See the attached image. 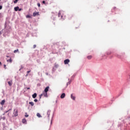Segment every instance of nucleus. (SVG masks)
Segmentation results:
<instances>
[{
    "label": "nucleus",
    "mask_w": 130,
    "mask_h": 130,
    "mask_svg": "<svg viewBox=\"0 0 130 130\" xmlns=\"http://www.w3.org/2000/svg\"><path fill=\"white\" fill-rule=\"evenodd\" d=\"M49 90V86H47L45 88L44 91L43 92V93L40 95V99H41V98L42 96H44V97H48V95L47 94V92Z\"/></svg>",
    "instance_id": "f257e3e1"
},
{
    "label": "nucleus",
    "mask_w": 130,
    "mask_h": 130,
    "mask_svg": "<svg viewBox=\"0 0 130 130\" xmlns=\"http://www.w3.org/2000/svg\"><path fill=\"white\" fill-rule=\"evenodd\" d=\"M70 62V59H67L64 61V64H68Z\"/></svg>",
    "instance_id": "f03ea898"
},
{
    "label": "nucleus",
    "mask_w": 130,
    "mask_h": 130,
    "mask_svg": "<svg viewBox=\"0 0 130 130\" xmlns=\"http://www.w3.org/2000/svg\"><path fill=\"white\" fill-rule=\"evenodd\" d=\"M34 17H36V16H39V12H34L33 13Z\"/></svg>",
    "instance_id": "7ed1b4c3"
},
{
    "label": "nucleus",
    "mask_w": 130,
    "mask_h": 130,
    "mask_svg": "<svg viewBox=\"0 0 130 130\" xmlns=\"http://www.w3.org/2000/svg\"><path fill=\"white\" fill-rule=\"evenodd\" d=\"M64 97H66V93H63L61 94V95H60V98L61 99H63V98H64Z\"/></svg>",
    "instance_id": "20e7f679"
},
{
    "label": "nucleus",
    "mask_w": 130,
    "mask_h": 130,
    "mask_svg": "<svg viewBox=\"0 0 130 130\" xmlns=\"http://www.w3.org/2000/svg\"><path fill=\"white\" fill-rule=\"evenodd\" d=\"M14 111H15L14 113L15 116H18V110H14Z\"/></svg>",
    "instance_id": "39448f33"
},
{
    "label": "nucleus",
    "mask_w": 130,
    "mask_h": 130,
    "mask_svg": "<svg viewBox=\"0 0 130 130\" xmlns=\"http://www.w3.org/2000/svg\"><path fill=\"white\" fill-rule=\"evenodd\" d=\"M8 84L9 86H12V85H13V81L12 80H11L10 81H8Z\"/></svg>",
    "instance_id": "423d86ee"
},
{
    "label": "nucleus",
    "mask_w": 130,
    "mask_h": 130,
    "mask_svg": "<svg viewBox=\"0 0 130 130\" xmlns=\"http://www.w3.org/2000/svg\"><path fill=\"white\" fill-rule=\"evenodd\" d=\"M32 98L35 99V98H36V97H37V93H35L34 94H32Z\"/></svg>",
    "instance_id": "0eeeda50"
},
{
    "label": "nucleus",
    "mask_w": 130,
    "mask_h": 130,
    "mask_svg": "<svg viewBox=\"0 0 130 130\" xmlns=\"http://www.w3.org/2000/svg\"><path fill=\"white\" fill-rule=\"evenodd\" d=\"M73 18H74V15H70L69 16V20H72V19H73Z\"/></svg>",
    "instance_id": "6e6552de"
},
{
    "label": "nucleus",
    "mask_w": 130,
    "mask_h": 130,
    "mask_svg": "<svg viewBox=\"0 0 130 130\" xmlns=\"http://www.w3.org/2000/svg\"><path fill=\"white\" fill-rule=\"evenodd\" d=\"M5 102H6V101L5 100L2 101V102L0 103L1 105H5Z\"/></svg>",
    "instance_id": "1a4fd4ad"
},
{
    "label": "nucleus",
    "mask_w": 130,
    "mask_h": 130,
    "mask_svg": "<svg viewBox=\"0 0 130 130\" xmlns=\"http://www.w3.org/2000/svg\"><path fill=\"white\" fill-rule=\"evenodd\" d=\"M58 17H61V18H62V16L61 15V12H60V11L58 12Z\"/></svg>",
    "instance_id": "9d476101"
},
{
    "label": "nucleus",
    "mask_w": 130,
    "mask_h": 130,
    "mask_svg": "<svg viewBox=\"0 0 130 130\" xmlns=\"http://www.w3.org/2000/svg\"><path fill=\"white\" fill-rule=\"evenodd\" d=\"M71 99H73V100H76V97L74 96L73 95V94H72L71 95Z\"/></svg>",
    "instance_id": "9b49d317"
},
{
    "label": "nucleus",
    "mask_w": 130,
    "mask_h": 130,
    "mask_svg": "<svg viewBox=\"0 0 130 130\" xmlns=\"http://www.w3.org/2000/svg\"><path fill=\"white\" fill-rule=\"evenodd\" d=\"M14 10L15 11V12H17V11H19V7H16L14 8Z\"/></svg>",
    "instance_id": "f8f14e48"
},
{
    "label": "nucleus",
    "mask_w": 130,
    "mask_h": 130,
    "mask_svg": "<svg viewBox=\"0 0 130 130\" xmlns=\"http://www.w3.org/2000/svg\"><path fill=\"white\" fill-rule=\"evenodd\" d=\"M50 112H51V111L48 110L47 112V115H48V117H49V116L50 115Z\"/></svg>",
    "instance_id": "ddd939ff"
},
{
    "label": "nucleus",
    "mask_w": 130,
    "mask_h": 130,
    "mask_svg": "<svg viewBox=\"0 0 130 130\" xmlns=\"http://www.w3.org/2000/svg\"><path fill=\"white\" fill-rule=\"evenodd\" d=\"M37 116H38V117H39V118L42 117V116H41V115H40V114L39 113H38L37 114Z\"/></svg>",
    "instance_id": "4468645a"
},
{
    "label": "nucleus",
    "mask_w": 130,
    "mask_h": 130,
    "mask_svg": "<svg viewBox=\"0 0 130 130\" xmlns=\"http://www.w3.org/2000/svg\"><path fill=\"white\" fill-rule=\"evenodd\" d=\"M29 104H30V105H31V106H34V103H33L32 102H29Z\"/></svg>",
    "instance_id": "2eb2a0df"
},
{
    "label": "nucleus",
    "mask_w": 130,
    "mask_h": 130,
    "mask_svg": "<svg viewBox=\"0 0 130 130\" xmlns=\"http://www.w3.org/2000/svg\"><path fill=\"white\" fill-rule=\"evenodd\" d=\"M22 122L23 123H26L27 122V120L25 119H22Z\"/></svg>",
    "instance_id": "dca6fc26"
},
{
    "label": "nucleus",
    "mask_w": 130,
    "mask_h": 130,
    "mask_svg": "<svg viewBox=\"0 0 130 130\" xmlns=\"http://www.w3.org/2000/svg\"><path fill=\"white\" fill-rule=\"evenodd\" d=\"M88 59H91L92 58V55H89L87 57Z\"/></svg>",
    "instance_id": "f3484780"
},
{
    "label": "nucleus",
    "mask_w": 130,
    "mask_h": 130,
    "mask_svg": "<svg viewBox=\"0 0 130 130\" xmlns=\"http://www.w3.org/2000/svg\"><path fill=\"white\" fill-rule=\"evenodd\" d=\"M7 61L8 62H12V59L10 58L9 59L7 60Z\"/></svg>",
    "instance_id": "a211bd4d"
},
{
    "label": "nucleus",
    "mask_w": 130,
    "mask_h": 130,
    "mask_svg": "<svg viewBox=\"0 0 130 130\" xmlns=\"http://www.w3.org/2000/svg\"><path fill=\"white\" fill-rule=\"evenodd\" d=\"M19 52V49H17V50H15L14 51V53H16L17 52Z\"/></svg>",
    "instance_id": "6ab92c4d"
},
{
    "label": "nucleus",
    "mask_w": 130,
    "mask_h": 130,
    "mask_svg": "<svg viewBox=\"0 0 130 130\" xmlns=\"http://www.w3.org/2000/svg\"><path fill=\"white\" fill-rule=\"evenodd\" d=\"M26 18H31V16L29 15L26 16Z\"/></svg>",
    "instance_id": "aec40b11"
},
{
    "label": "nucleus",
    "mask_w": 130,
    "mask_h": 130,
    "mask_svg": "<svg viewBox=\"0 0 130 130\" xmlns=\"http://www.w3.org/2000/svg\"><path fill=\"white\" fill-rule=\"evenodd\" d=\"M14 4H17L18 3V0H15L14 1Z\"/></svg>",
    "instance_id": "412c9836"
},
{
    "label": "nucleus",
    "mask_w": 130,
    "mask_h": 130,
    "mask_svg": "<svg viewBox=\"0 0 130 130\" xmlns=\"http://www.w3.org/2000/svg\"><path fill=\"white\" fill-rule=\"evenodd\" d=\"M37 6L39 7V8H40V6H41L40 3H38Z\"/></svg>",
    "instance_id": "4be33fe9"
},
{
    "label": "nucleus",
    "mask_w": 130,
    "mask_h": 130,
    "mask_svg": "<svg viewBox=\"0 0 130 130\" xmlns=\"http://www.w3.org/2000/svg\"><path fill=\"white\" fill-rule=\"evenodd\" d=\"M34 101H35V102H38V100H37V99H35V100H34Z\"/></svg>",
    "instance_id": "5701e85b"
},
{
    "label": "nucleus",
    "mask_w": 130,
    "mask_h": 130,
    "mask_svg": "<svg viewBox=\"0 0 130 130\" xmlns=\"http://www.w3.org/2000/svg\"><path fill=\"white\" fill-rule=\"evenodd\" d=\"M33 48H36V45H34L33 46Z\"/></svg>",
    "instance_id": "b1692460"
},
{
    "label": "nucleus",
    "mask_w": 130,
    "mask_h": 130,
    "mask_svg": "<svg viewBox=\"0 0 130 130\" xmlns=\"http://www.w3.org/2000/svg\"><path fill=\"white\" fill-rule=\"evenodd\" d=\"M30 72H31V70H29V71H28L27 72V74H29V73H30Z\"/></svg>",
    "instance_id": "393cba45"
},
{
    "label": "nucleus",
    "mask_w": 130,
    "mask_h": 130,
    "mask_svg": "<svg viewBox=\"0 0 130 130\" xmlns=\"http://www.w3.org/2000/svg\"><path fill=\"white\" fill-rule=\"evenodd\" d=\"M18 11H19V12H21V11H22V9H18Z\"/></svg>",
    "instance_id": "a878e982"
},
{
    "label": "nucleus",
    "mask_w": 130,
    "mask_h": 130,
    "mask_svg": "<svg viewBox=\"0 0 130 130\" xmlns=\"http://www.w3.org/2000/svg\"><path fill=\"white\" fill-rule=\"evenodd\" d=\"M2 9H3V6H0V10H2Z\"/></svg>",
    "instance_id": "bb28decb"
},
{
    "label": "nucleus",
    "mask_w": 130,
    "mask_h": 130,
    "mask_svg": "<svg viewBox=\"0 0 130 130\" xmlns=\"http://www.w3.org/2000/svg\"><path fill=\"white\" fill-rule=\"evenodd\" d=\"M27 90H30V87L26 88Z\"/></svg>",
    "instance_id": "cd10ccee"
},
{
    "label": "nucleus",
    "mask_w": 130,
    "mask_h": 130,
    "mask_svg": "<svg viewBox=\"0 0 130 130\" xmlns=\"http://www.w3.org/2000/svg\"><path fill=\"white\" fill-rule=\"evenodd\" d=\"M4 68L6 69V67H7V66H6V64H4Z\"/></svg>",
    "instance_id": "c85d7f7f"
},
{
    "label": "nucleus",
    "mask_w": 130,
    "mask_h": 130,
    "mask_svg": "<svg viewBox=\"0 0 130 130\" xmlns=\"http://www.w3.org/2000/svg\"><path fill=\"white\" fill-rule=\"evenodd\" d=\"M42 3H43V4H45V1H44L42 2Z\"/></svg>",
    "instance_id": "c756f323"
},
{
    "label": "nucleus",
    "mask_w": 130,
    "mask_h": 130,
    "mask_svg": "<svg viewBox=\"0 0 130 130\" xmlns=\"http://www.w3.org/2000/svg\"><path fill=\"white\" fill-rule=\"evenodd\" d=\"M28 116H29L28 115H25V117H28Z\"/></svg>",
    "instance_id": "7c9ffc66"
},
{
    "label": "nucleus",
    "mask_w": 130,
    "mask_h": 130,
    "mask_svg": "<svg viewBox=\"0 0 130 130\" xmlns=\"http://www.w3.org/2000/svg\"><path fill=\"white\" fill-rule=\"evenodd\" d=\"M69 84H71V82H69L67 83V85H69Z\"/></svg>",
    "instance_id": "2f4dec72"
},
{
    "label": "nucleus",
    "mask_w": 130,
    "mask_h": 130,
    "mask_svg": "<svg viewBox=\"0 0 130 130\" xmlns=\"http://www.w3.org/2000/svg\"><path fill=\"white\" fill-rule=\"evenodd\" d=\"M1 64H2V62H0V66H1Z\"/></svg>",
    "instance_id": "473e14b6"
},
{
    "label": "nucleus",
    "mask_w": 130,
    "mask_h": 130,
    "mask_svg": "<svg viewBox=\"0 0 130 130\" xmlns=\"http://www.w3.org/2000/svg\"><path fill=\"white\" fill-rule=\"evenodd\" d=\"M7 57H10V56H7Z\"/></svg>",
    "instance_id": "72a5a7b5"
},
{
    "label": "nucleus",
    "mask_w": 130,
    "mask_h": 130,
    "mask_svg": "<svg viewBox=\"0 0 130 130\" xmlns=\"http://www.w3.org/2000/svg\"><path fill=\"white\" fill-rule=\"evenodd\" d=\"M9 112V111H7L6 113H7V112Z\"/></svg>",
    "instance_id": "f704fd0d"
}]
</instances>
